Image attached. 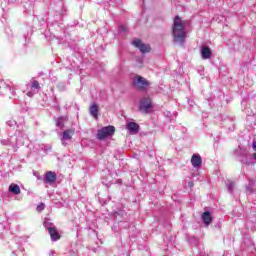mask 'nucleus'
<instances>
[{
  "label": "nucleus",
  "instance_id": "1",
  "mask_svg": "<svg viewBox=\"0 0 256 256\" xmlns=\"http://www.w3.org/2000/svg\"><path fill=\"white\" fill-rule=\"evenodd\" d=\"M172 35L174 37V43L179 45L185 44V39L187 38V32H185V24L179 16H175L174 24L172 28Z\"/></svg>",
  "mask_w": 256,
  "mask_h": 256
},
{
  "label": "nucleus",
  "instance_id": "2",
  "mask_svg": "<svg viewBox=\"0 0 256 256\" xmlns=\"http://www.w3.org/2000/svg\"><path fill=\"white\" fill-rule=\"evenodd\" d=\"M133 85L136 87V89H139L140 91H145L149 85H151V82L146 80L143 76L141 75H136L133 80Z\"/></svg>",
  "mask_w": 256,
  "mask_h": 256
},
{
  "label": "nucleus",
  "instance_id": "3",
  "mask_svg": "<svg viewBox=\"0 0 256 256\" xmlns=\"http://www.w3.org/2000/svg\"><path fill=\"white\" fill-rule=\"evenodd\" d=\"M236 155H239L240 157V162L242 163V165H253V154H249L247 153L245 150L243 149H239L236 151Z\"/></svg>",
  "mask_w": 256,
  "mask_h": 256
},
{
  "label": "nucleus",
  "instance_id": "4",
  "mask_svg": "<svg viewBox=\"0 0 256 256\" xmlns=\"http://www.w3.org/2000/svg\"><path fill=\"white\" fill-rule=\"evenodd\" d=\"M115 134V126H106L98 130L97 139L100 141Z\"/></svg>",
  "mask_w": 256,
  "mask_h": 256
},
{
  "label": "nucleus",
  "instance_id": "5",
  "mask_svg": "<svg viewBox=\"0 0 256 256\" xmlns=\"http://www.w3.org/2000/svg\"><path fill=\"white\" fill-rule=\"evenodd\" d=\"M29 139V135H27V128L23 127L16 131V145L22 146L25 145V141Z\"/></svg>",
  "mask_w": 256,
  "mask_h": 256
},
{
  "label": "nucleus",
  "instance_id": "6",
  "mask_svg": "<svg viewBox=\"0 0 256 256\" xmlns=\"http://www.w3.org/2000/svg\"><path fill=\"white\" fill-rule=\"evenodd\" d=\"M152 101L149 97H144L140 100L139 110L142 113H149V109H151Z\"/></svg>",
  "mask_w": 256,
  "mask_h": 256
},
{
  "label": "nucleus",
  "instance_id": "7",
  "mask_svg": "<svg viewBox=\"0 0 256 256\" xmlns=\"http://www.w3.org/2000/svg\"><path fill=\"white\" fill-rule=\"evenodd\" d=\"M57 181V173L53 171H48L45 173V176L43 178V183L45 185H53Z\"/></svg>",
  "mask_w": 256,
  "mask_h": 256
},
{
  "label": "nucleus",
  "instance_id": "8",
  "mask_svg": "<svg viewBox=\"0 0 256 256\" xmlns=\"http://www.w3.org/2000/svg\"><path fill=\"white\" fill-rule=\"evenodd\" d=\"M132 45L139 49L141 53H149L151 51V46L148 44H143V42L139 39H136L132 42Z\"/></svg>",
  "mask_w": 256,
  "mask_h": 256
},
{
  "label": "nucleus",
  "instance_id": "9",
  "mask_svg": "<svg viewBox=\"0 0 256 256\" xmlns=\"http://www.w3.org/2000/svg\"><path fill=\"white\" fill-rule=\"evenodd\" d=\"M73 135H75V131L68 129L62 133L61 143L65 147L67 146V141H71L73 139Z\"/></svg>",
  "mask_w": 256,
  "mask_h": 256
},
{
  "label": "nucleus",
  "instance_id": "10",
  "mask_svg": "<svg viewBox=\"0 0 256 256\" xmlns=\"http://www.w3.org/2000/svg\"><path fill=\"white\" fill-rule=\"evenodd\" d=\"M48 233L51 237V241H59L61 239V235L59 234V232L57 231V228L55 227H48Z\"/></svg>",
  "mask_w": 256,
  "mask_h": 256
},
{
  "label": "nucleus",
  "instance_id": "11",
  "mask_svg": "<svg viewBox=\"0 0 256 256\" xmlns=\"http://www.w3.org/2000/svg\"><path fill=\"white\" fill-rule=\"evenodd\" d=\"M202 221L206 227H209L213 221V217H211V212L206 211L202 214Z\"/></svg>",
  "mask_w": 256,
  "mask_h": 256
},
{
  "label": "nucleus",
  "instance_id": "12",
  "mask_svg": "<svg viewBox=\"0 0 256 256\" xmlns=\"http://www.w3.org/2000/svg\"><path fill=\"white\" fill-rule=\"evenodd\" d=\"M203 163V159L201 158V156L199 154H194L191 158V164L194 167H201Z\"/></svg>",
  "mask_w": 256,
  "mask_h": 256
},
{
  "label": "nucleus",
  "instance_id": "13",
  "mask_svg": "<svg viewBox=\"0 0 256 256\" xmlns=\"http://www.w3.org/2000/svg\"><path fill=\"white\" fill-rule=\"evenodd\" d=\"M213 53L211 52V48L209 46H203L201 48V57L202 59H209Z\"/></svg>",
  "mask_w": 256,
  "mask_h": 256
},
{
  "label": "nucleus",
  "instance_id": "14",
  "mask_svg": "<svg viewBox=\"0 0 256 256\" xmlns=\"http://www.w3.org/2000/svg\"><path fill=\"white\" fill-rule=\"evenodd\" d=\"M126 128L128 129V131H130V133H139V124L135 122H129L126 125Z\"/></svg>",
  "mask_w": 256,
  "mask_h": 256
},
{
  "label": "nucleus",
  "instance_id": "15",
  "mask_svg": "<svg viewBox=\"0 0 256 256\" xmlns=\"http://www.w3.org/2000/svg\"><path fill=\"white\" fill-rule=\"evenodd\" d=\"M223 125L224 127H226L227 129H229V131H234V123H233V119L231 118H226L223 120Z\"/></svg>",
  "mask_w": 256,
  "mask_h": 256
},
{
  "label": "nucleus",
  "instance_id": "16",
  "mask_svg": "<svg viewBox=\"0 0 256 256\" xmlns=\"http://www.w3.org/2000/svg\"><path fill=\"white\" fill-rule=\"evenodd\" d=\"M247 195H251V193H255V181L249 180L248 185L246 186Z\"/></svg>",
  "mask_w": 256,
  "mask_h": 256
},
{
  "label": "nucleus",
  "instance_id": "17",
  "mask_svg": "<svg viewBox=\"0 0 256 256\" xmlns=\"http://www.w3.org/2000/svg\"><path fill=\"white\" fill-rule=\"evenodd\" d=\"M9 192L13 193L14 195H19L21 193V188L17 184H10Z\"/></svg>",
  "mask_w": 256,
  "mask_h": 256
},
{
  "label": "nucleus",
  "instance_id": "18",
  "mask_svg": "<svg viewBox=\"0 0 256 256\" xmlns=\"http://www.w3.org/2000/svg\"><path fill=\"white\" fill-rule=\"evenodd\" d=\"M98 113H99V106H97V104H92L90 106V115H92V117L97 119Z\"/></svg>",
  "mask_w": 256,
  "mask_h": 256
},
{
  "label": "nucleus",
  "instance_id": "19",
  "mask_svg": "<svg viewBox=\"0 0 256 256\" xmlns=\"http://www.w3.org/2000/svg\"><path fill=\"white\" fill-rule=\"evenodd\" d=\"M31 89L32 91H35V90L39 91V89H41V86L39 85V81L37 80L32 81Z\"/></svg>",
  "mask_w": 256,
  "mask_h": 256
},
{
  "label": "nucleus",
  "instance_id": "20",
  "mask_svg": "<svg viewBox=\"0 0 256 256\" xmlns=\"http://www.w3.org/2000/svg\"><path fill=\"white\" fill-rule=\"evenodd\" d=\"M226 187L229 193H233V189H235V182H227Z\"/></svg>",
  "mask_w": 256,
  "mask_h": 256
},
{
  "label": "nucleus",
  "instance_id": "21",
  "mask_svg": "<svg viewBox=\"0 0 256 256\" xmlns=\"http://www.w3.org/2000/svg\"><path fill=\"white\" fill-rule=\"evenodd\" d=\"M56 127H59L60 129L63 127V118H58L56 120Z\"/></svg>",
  "mask_w": 256,
  "mask_h": 256
},
{
  "label": "nucleus",
  "instance_id": "22",
  "mask_svg": "<svg viewBox=\"0 0 256 256\" xmlns=\"http://www.w3.org/2000/svg\"><path fill=\"white\" fill-rule=\"evenodd\" d=\"M45 209V204L44 203H41L37 206V211L41 212Z\"/></svg>",
  "mask_w": 256,
  "mask_h": 256
},
{
  "label": "nucleus",
  "instance_id": "23",
  "mask_svg": "<svg viewBox=\"0 0 256 256\" xmlns=\"http://www.w3.org/2000/svg\"><path fill=\"white\" fill-rule=\"evenodd\" d=\"M118 31H119V33H125V31H127V28L125 26L121 25V26H119Z\"/></svg>",
  "mask_w": 256,
  "mask_h": 256
},
{
  "label": "nucleus",
  "instance_id": "24",
  "mask_svg": "<svg viewBox=\"0 0 256 256\" xmlns=\"http://www.w3.org/2000/svg\"><path fill=\"white\" fill-rule=\"evenodd\" d=\"M7 125H9V127H13L14 125H17V122H15V120H9Z\"/></svg>",
  "mask_w": 256,
  "mask_h": 256
},
{
  "label": "nucleus",
  "instance_id": "25",
  "mask_svg": "<svg viewBox=\"0 0 256 256\" xmlns=\"http://www.w3.org/2000/svg\"><path fill=\"white\" fill-rule=\"evenodd\" d=\"M1 144L2 145H9V140H7V139L1 140Z\"/></svg>",
  "mask_w": 256,
  "mask_h": 256
},
{
  "label": "nucleus",
  "instance_id": "26",
  "mask_svg": "<svg viewBox=\"0 0 256 256\" xmlns=\"http://www.w3.org/2000/svg\"><path fill=\"white\" fill-rule=\"evenodd\" d=\"M194 185L193 181L188 182V187H193Z\"/></svg>",
  "mask_w": 256,
  "mask_h": 256
},
{
  "label": "nucleus",
  "instance_id": "27",
  "mask_svg": "<svg viewBox=\"0 0 256 256\" xmlns=\"http://www.w3.org/2000/svg\"><path fill=\"white\" fill-rule=\"evenodd\" d=\"M254 151H256V141L253 142V145H252Z\"/></svg>",
  "mask_w": 256,
  "mask_h": 256
},
{
  "label": "nucleus",
  "instance_id": "28",
  "mask_svg": "<svg viewBox=\"0 0 256 256\" xmlns=\"http://www.w3.org/2000/svg\"><path fill=\"white\" fill-rule=\"evenodd\" d=\"M27 95L28 97H33V92H28Z\"/></svg>",
  "mask_w": 256,
  "mask_h": 256
},
{
  "label": "nucleus",
  "instance_id": "29",
  "mask_svg": "<svg viewBox=\"0 0 256 256\" xmlns=\"http://www.w3.org/2000/svg\"><path fill=\"white\" fill-rule=\"evenodd\" d=\"M53 255H55V251L52 250V251L50 252V256H53Z\"/></svg>",
  "mask_w": 256,
  "mask_h": 256
},
{
  "label": "nucleus",
  "instance_id": "30",
  "mask_svg": "<svg viewBox=\"0 0 256 256\" xmlns=\"http://www.w3.org/2000/svg\"><path fill=\"white\" fill-rule=\"evenodd\" d=\"M12 95H15V90H10Z\"/></svg>",
  "mask_w": 256,
  "mask_h": 256
},
{
  "label": "nucleus",
  "instance_id": "31",
  "mask_svg": "<svg viewBox=\"0 0 256 256\" xmlns=\"http://www.w3.org/2000/svg\"><path fill=\"white\" fill-rule=\"evenodd\" d=\"M117 183H121V180H117Z\"/></svg>",
  "mask_w": 256,
  "mask_h": 256
}]
</instances>
